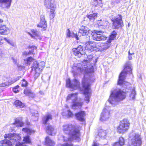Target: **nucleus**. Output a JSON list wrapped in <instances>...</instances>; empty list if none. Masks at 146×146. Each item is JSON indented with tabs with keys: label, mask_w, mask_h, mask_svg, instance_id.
Instances as JSON below:
<instances>
[{
	"label": "nucleus",
	"mask_w": 146,
	"mask_h": 146,
	"mask_svg": "<svg viewBox=\"0 0 146 146\" xmlns=\"http://www.w3.org/2000/svg\"><path fill=\"white\" fill-rule=\"evenodd\" d=\"M125 92L119 89H115L111 90L108 100L109 103L113 106L118 104V102L125 99Z\"/></svg>",
	"instance_id": "1"
},
{
	"label": "nucleus",
	"mask_w": 146,
	"mask_h": 146,
	"mask_svg": "<svg viewBox=\"0 0 146 146\" xmlns=\"http://www.w3.org/2000/svg\"><path fill=\"white\" fill-rule=\"evenodd\" d=\"M92 55L88 56V60H84L82 64L78 63L76 66H75L73 69L77 70L76 72L82 73H87L88 72H93V66L90 65L88 61H90L93 58Z\"/></svg>",
	"instance_id": "2"
},
{
	"label": "nucleus",
	"mask_w": 146,
	"mask_h": 146,
	"mask_svg": "<svg viewBox=\"0 0 146 146\" xmlns=\"http://www.w3.org/2000/svg\"><path fill=\"white\" fill-rule=\"evenodd\" d=\"M132 66L131 62H127L125 64L124 68L120 74L118 81L117 84L119 85H128L129 83L124 81L127 74L132 73Z\"/></svg>",
	"instance_id": "3"
},
{
	"label": "nucleus",
	"mask_w": 146,
	"mask_h": 146,
	"mask_svg": "<svg viewBox=\"0 0 146 146\" xmlns=\"http://www.w3.org/2000/svg\"><path fill=\"white\" fill-rule=\"evenodd\" d=\"M90 80L86 78L85 75L82 81V90H80L85 95V100L87 103L89 102L91 96V90L90 88Z\"/></svg>",
	"instance_id": "4"
},
{
	"label": "nucleus",
	"mask_w": 146,
	"mask_h": 146,
	"mask_svg": "<svg viewBox=\"0 0 146 146\" xmlns=\"http://www.w3.org/2000/svg\"><path fill=\"white\" fill-rule=\"evenodd\" d=\"M77 93L69 94L67 96L66 100L67 102L70 100L72 101L71 105L74 109H77V108H80L82 105L81 101L77 98Z\"/></svg>",
	"instance_id": "5"
},
{
	"label": "nucleus",
	"mask_w": 146,
	"mask_h": 146,
	"mask_svg": "<svg viewBox=\"0 0 146 146\" xmlns=\"http://www.w3.org/2000/svg\"><path fill=\"white\" fill-rule=\"evenodd\" d=\"M44 5L49 11V17L53 19L55 16V12L56 7V3L54 0H45Z\"/></svg>",
	"instance_id": "6"
},
{
	"label": "nucleus",
	"mask_w": 146,
	"mask_h": 146,
	"mask_svg": "<svg viewBox=\"0 0 146 146\" xmlns=\"http://www.w3.org/2000/svg\"><path fill=\"white\" fill-rule=\"evenodd\" d=\"M44 66V62H41L39 63L36 61L34 62L32 70L35 71V78L36 79L39 76Z\"/></svg>",
	"instance_id": "7"
},
{
	"label": "nucleus",
	"mask_w": 146,
	"mask_h": 146,
	"mask_svg": "<svg viewBox=\"0 0 146 146\" xmlns=\"http://www.w3.org/2000/svg\"><path fill=\"white\" fill-rule=\"evenodd\" d=\"M130 123L129 120L124 119L121 121L119 125L117 128V131L120 133H123L125 132L129 128Z\"/></svg>",
	"instance_id": "8"
},
{
	"label": "nucleus",
	"mask_w": 146,
	"mask_h": 146,
	"mask_svg": "<svg viewBox=\"0 0 146 146\" xmlns=\"http://www.w3.org/2000/svg\"><path fill=\"white\" fill-rule=\"evenodd\" d=\"M129 140L133 146H140L141 143V137L138 134L132 133L130 134Z\"/></svg>",
	"instance_id": "9"
},
{
	"label": "nucleus",
	"mask_w": 146,
	"mask_h": 146,
	"mask_svg": "<svg viewBox=\"0 0 146 146\" xmlns=\"http://www.w3.org/2000/svg\"><path fill=\"white\" fill-rule=\"evenodd\" d=\"M80 82L76 79H74L71 82L69 78L66 80V86L73 90L79 88Z\"/></svg>",
	"instance_id": "10"
},
{
	"label": "nucleus",
	"mask_w": 146,
	"mask_h": 146,
	"mask_svg": "<svg viewBox=\"0 0 146 146\" xmlns=\"http://www.w3.org/2000/svg\"><path fill=\"white\" fill-rule=\"evenodd\" d=\"M110 108L109 106H106L104 109L103 111L101 113L100 120L102 121L108 120L110 116Z\"/></svg>",
	"instance_id": "11"
},
{
	"label": "nucleus",
	"mask_w": 146,
	"mask_h": 146,
	"mask_svg": "<svg viewBox=\"0 0 146 146\" xmlns=\"http://www.w3.org/2000/svg\"><path fill=\"white\" fill-rule=\"evenodd\" d=\"M93 40L97 41L104 40L106 39L107 37L103 35L101 31H95L92 35Z\"/></svg>",
	"instance_id": "12"
},
{
	"label": "nucleus",
	"mask_w": 146,
	"mask_h": 146,
	"mask_svg": "<svg viewBox=\"0 0 146 146\" xmlns=\"http://www.w3.org/2000/svg\"><path fill=\"white\" fill-rule=\"evenodd\" d=\"M122 17L121 15H118L113 20V27L115 29L122 27L123 25Z\"/></svg>",
	"instance_id": "13"
},
{
	"label": "nucleus",
	"mask_w": 146,
	"mask_h": 146,
	"mask_svg": "<svg viewBox=\"0 0 146 146\" xmlns=\"http://www.w3.org/2000/svg\"><path fill=\"white\" fill-rule=\"evenodd\" d=\"M97 43L94 42H90L86 43L85 48L88 52H91L97 50Z\"/></svg>",
	"instance_id": "14"
},
{
	"label": "nucleus",
	"mask_w": 146,
	"mask_h": 146,
	"mask_svg": "<svg viewBox=\"0 0 146 146\" xmlns=\"http://www.w3.org/2000/svg\"><path fill=\"white\" fill-rule=\"evenodd\" d=\"M97 50L103 51L108 49L110 46V41H107L105 43H97Z\"/></svg>",
	"instance_id": "15"
},
{
	"label": "nucleus",
	"mask_w": 146,
	"mask_h": 146,
	"mask_svg": "<svg viewBox=\"0 0 146 146\" xmlns=\"http://www.w3.org/2000/svg\"><path fill=\"white\" fill-rule=\"evenodd\" d=\"M72 50L73 54L78 57H81L82 55L84 54L85 53L84 51L83 50V47L81 46H79L77 48H73Z\"/></svg>",
	"instance_id": "16"
},
{
	"label": "nucleus",
	"mask_w": 146,
	"mask_h": 146,
	"mask_svg": "<svg viewBox=\"0 0 146 146\" xmlns=\"http://www.w3.org/2000/svg\"><path fill=\"white\" fill-rule=\"evenodd\" d=\"M40 22L37 25V26L41 28L42 31H44L47 28V24L45 21L44 16L43 15H41L40 17Z\"/></svg>",
	"instance_id": "17"
},
{
	"label": "nucleus",
	"mask_w": 146,
	"mask_h": 146,
	"mask_svg": "<svg viewBox=\"0 0 146 146\" xmlns=\"http://www.w3.org/2000/svg\"><path fill=\"white\" fill-rule=\"evenodd\" d=\"M5 138H8L11 140L16 141L19 140L21 139V137L19 134L9 133L5 135L4 136Z\"/></svg>",
	"instance_id": "18"
},
{
	"label": "nucleus",
	"mask_w": 146,
	"mask_h": 146,
	"mask_svg": "<svg viewBox=\"0 0 146 146\" xmlns=\"http://www.w3.org/2000/svg\"><path fill=\"white\" fill-rule=\"evenodd\" d=\"M92 31L88 28L85 26H82L80 29L78 33L79 36L84 35H88L89 33H91Z\"/></svg>",
	"instance_id": "19"
},
{
	"label": "nucleus",
	"mask_w": 146,
	"mask_h": 146,
	"mask_svg": "<svg viewBox=\"0 0 146 146\" xmlns=\"http://www.w3.org/2000/svg\"><path fill=\"white\" fill-rule=\"evenodd\" d=\"M97 23L99 26H102V28L105 29L109 25L110 23L108 21L101 19L97 21Z\"/></svg>",
	"instance_id": "20"
},
{
	"label": "nucleus",
	"mask_w": 146,
	"mask_h": 146,
	"mask_svg": "<svg viewBox=\"0 0 146 146\" xmlns=\"http://www.w3.org/2000/svg\"><path fill=\"white\" fill-rule=\"evenodd\" d=\"M10 33V29L5 25H2L0 26V34L3 35H7Z\"/></svg>",
	"instance_id": "21"
},
{
	"label": "nucleus",
	"mask_w": 146,
	"mask_h": 146,
	"mask_svg": "<svg viewBox=\"0 0 146 146\" xmlns=\"http://www.w3.org/2000/svg\"><path fill=\"white\" fill-rule=\"evenodd\" d=\"M46 131L47 133L51 135H54L56 133V130L53 126L50 125L46 126Z\"/></svg>",
	"instance_id": "22"
},
{
	"label": "nucleus",
	"mask_w": 146,
	"mask_h": 146,
	"mask_svg": "<svg viewBox=\"0 0 146 146\" xmlns=\"http://www.w3.org/2000/svg\"><path fill=\"white\" fill-rule=\"evenodd\" d=\"M77 119L81 121H84L85 120V115L84 111H81L76 114Z\"/></svg>",
	"instance_id": "23"
},
{
	"label": "nucleus",
	"mask_w": 146,
	"mask_h": 146,
	"mask_svg": "<svg viewBox=\"0 0 146 146\" xmlns=\"http://www.w3.org/2000/svg\"><path fill=\"white\" fill-rule=\"evenodd\" d=\"M11 1V0H0V4L2 5L3 8H8L10 6Z\"/></svg>",
	"instance_id": "24"
},
{
	"label": "nucleus",
	"mask_w": 146,
	"mask_h": 146,
	"mask_svg": "<svg viewBox=\"0 0 146 146\" xmlns=\"http://www.w3.org/2000/svg\"><path fill=\"white\" fill-rule=\"evenodd\" d=\"M55 143L50 139L48 137H47L45 139V145L46 146H54Z\"/></svg>",
	"instance_id": "25"
},
{
	"label": "nucleus",
	"mask_w": 146,
	"mask_h": 146,
	"mask_svg": "<svg viewBox=\"0 0 146 146\" xmlns=\"http://www.w3.org/2000/svg\"><path fill=\"white\" fill-rule=\"evenodd\" d=\"M65 107L66 110L65 111H63L62 113V115L63 116H65L66 117H71L72 116L73 114L70 111L68 110V107L67 105H65Z\"/></svg>",
	"instance_id": "26"
},
{
	"label": "nucleus",
	"mask_w": 146,
	"mask_h": 146,
	"mask_svg": "<svg viewBox=\"0 0 146 146\" xmlns=\"http://www.w3.org/2000/svg\"><path fill=\"white\" fill-rule=\"evenodd\" d=\"M108 130H104L101 129L100 130L99 132L98 135L100 137L103 138H105L106 137V135L108 133L110 132V130L109 131Z\"/></svg>",
	"instance_id": "27"
},
{
	"label": "nucleus",
	"mask_w": 146,
	"mask_h": 146,
	"mask_svg": "<svg viewBox=\"0 0 146 146\" xmlns=\"http://www.w3.org/2000/svg\"><path fill=\"white\" fill-rule=\"evenodd\" d=\"M52 119V116L49 113L46 114L43 118V124L46 126L48 122Z\"/></svg>",
	"instance_id": "28"
},
{
	"label": "nucleus",
	"mask_w": 146,
	"mask_h": 146,
	"mask_svg": "<svg viewBox=\"0 0 146 146\" xmlns=\"http://www.w3.org/2000/svg\"><path fill=\"white\" fill-rule=\"evenodd\" d=\"M14 105L17 109L23 108L25 106L24 104L18 100H16L14 103Z\"/></svg>",
	"instance_id": "29"
},
{
	"label": "nucleus",
	"mask_w": 146,
	"mask_h": 146,
	"mask_svg": "<svg viewBox=\"0 0 146 146\" xmlns=\"http://www.w3.org/2000/svg\"><path fill=\"white\" fill-rule=\"evenodd\" d=\"M19 79V78L17 79L16 80L9 81L8 82L0 84V87H5L11 85L12 84L14 83Z\"/></svg>",
	"instance_id": "30"
},
{
	"label": "nucleus",
	"mask_w": 146,
	"mask_h": 146,
	"mask_svg": "<svg viewBox=\"0 0 146 146\" xmlns=\"http://www.w3.org/2000/svg\"><path fill=\"white\" fill-rule=\"evenodd\" d=\"M124 144V140L122 137L119 138V142L114 143L112 146H123Z\"/></svg>",
	"instance_id": "31"
},
{
	"label": "nucleus",
	"mask_w": 146,
	"mask_h": 146,
	"mask_svg": "<svg viewBox=\"0 0 146 146\" xmlns=\"http://www.w3.org/2000/svg\"><path fill=\"white\" fill-rule=\"evenodd\" d=\"M24 93L26 95L30 97L33 98L35 96V94L32 92L31 90L29 89L25 90Z\"/></svg>",
	"instance_id": "32"
},
{
	"label": "nucleus",
	"mask_w": 146,
	"mask_h": 146,
	"mask_svg": "<svg viewBox=\"0 0 146 146\" xmlns=\"http://www.w3.org/2000/svg\"><path fill=\"white\" fill-rule=\"evenodd\" d=\"M1 143L3 145L0 146H12V143L7 139H5L0 141Z\"/></svg>",
	"instance_id": "33"
},
{
	"label": "nucleus",
	"mask_w": 146,
	"mask_h": 146,
	"mask_svg": "<svg viewBox=\"0 0 146 146\" xmlns=\"http://www.w3.org/2000/svg\"><path fill=\"white\" fill-rule=\"evenodd\" d=\"M97 13H94L93 14H91L89 15L86 16L85 19L88 18L89 19L90 21H94L97 17Z\"/></svg>",
	"instance_id": "34"
},
{
	"label": "nucleus",
	"mask_w": 146,
	"mask_h": 146,
	"mask_svg": "<svg viewBox=\"0 0 146 146\" xmlns=\"http://www.w3.org/2000/svg\"><path fill=\"white\" fill-rule=\"evenodd\" d=\"M92 4L95 6L99 5L101 7L103 5L102 3V0H93Z\"/></svg>",
	"instance_id": "35"
},
{
	"label": "nucleus",
	"mask_w": 146,
	"mask_h": 146,
	"mask_svg": "<svg viewBox=\"0 0 146 146\" xmlns=\"http://www.w3.org/2000/svg\"><path fill=\"white\" fill-rule=\"evenodd\" d=\"M23 141L24 143L31 144V140L29 136H27L23 137Z\"/></svg>",
	"instance_id": "36"
},
{
	"label": "nucleus",
	"mask_w": 146,
	"mask_h": 146,
	"mask_svg": "<svg viewBox=\"0 0 146 146\" xmlns=\"http://www.w3.org/2000/svg\"><path fill=\"white\" fill-rule=\"evenodd\" d=\"M34 59L31 57H29L26 59L24 60V63L27 65H30L34 60Z\"/></svg>",
	"instance_id": "37"
},
{
	"label": "nucleus",
	"mask_w": 146,
	"mask_h": 146,
	"mask_svg": "<svg viewBox=\"0 0 146 146\" xmlns=\"http://www.w3.org/2000/svg\"><path fill=\"white\" fill-rule=\"evenodd\" d=\"M22 131L26 133L27 134L31 135V134L35 133V131L31 129L27 128H23Z\"/></svg>",
	"instance_id": "38"
},
{
	"label": "nucleus",
	"mask_w": 146,
	"mask_h": 146,
	"mask_svg": "<svg viewBox=\"0 0 146 146\" xmlns=\"http://www.w3.org/2000/svg\"><path fill=\"white\" fill-rule=\"evenodd\" d=\"M13 124L16 126H19L21 127L23 125V123L21 121H20L18 119H16L15 122L13 123Z\"/></svg>",
	"instance_id": "39"
},
{
	"label": "nucleus",
	"mask_w": 146,
	"mask_h": 146,
	"mask_svg": "<svg viewBox=\"0 0 146 146\" xmlns=\"http://www.w3.org/2000/svg\"><path fill=\"white\" fill-rule=\"evenodd\" d=\"M116 32L115 31H113L110 35L109 40H108L107 41H110L111 43L112 40H113L116 37Z\"/></svg>",
	"instance_id": "40"
},
{
	"label": "nucleus",
	"mask_w": 146,
	"mask_h": 146,
	"mask_svg": "<svg viewBox=\"0 0 146 146\" xmlns=\"http://www.w3.org/2000/svg\"><path fill=\"white\" fill-rule=\"evenodd\" d=\"M4 40L7 41L10 45L15 46V44L12 41H10L9 39H7V38L6 37H2V41Z\"/></svg>",
	"instance_id": "41"
},
{
	"label": "nucleus",
	"mask_w": 146,
	"mask_h": 146,
	"mask_svg": "<svg viewBox=\"0 0 146 146\" xmlns=\"http://www.w3.org/2000/svg\"><path fill=\"white\" fill-rule=\"evenodd\" d=\"M135 95V91L134 89H133L132 90L131 94L130 95V99L132 100H134Z\"/></svg>",
	"instance_id": "42"
},
{
	"label": "nucleus",
	"mask_w": 146,
	"mask_h": 146,
	"mask_svg": "<svg viewBox=\"0 0 146 146\" xmlns=\"http://www.w3.org/2000/svg\"><path fill=\"white\" fill-rule=\"evenodd\" d=\"M31 32L32 34H31L29 33H28V34L30 35L33 38H34L35 36H37L38 34L37 31L34 30H32Z\"/></svg>",
	"instance_id": "43"
},
{
	"label": "nucleus",
	"mask_w": 146,
	"mask_h": 146,
	"mask_svg": "<svg viewBox=\"0 0 146 146\" xmlns=\"http://www.w3.org/2000/svg\"><path fill=\"white\" fill-rule=\"evenodd\" d=\"M31 54H33V53L32 51H30L29 52L26 51L24 52L23 53L22 55L23 56H25Z\"/></svg>",
	"instance_id": "44"
},
{
	"label": "nucleus",
	"mask_w": 146,
	"mask_h": 146,
	"mask_svg": "<svg viewBox=\"0 0 146 146\" xmlns=\"http://www.w3.org/2000/svg\"><path fill=\"white\" fill-rule=\"evenodd\" d=\"M27 82L25 80L23 79L21 85L23 87H26L27 85Z\"/></svg>",
	"instance_id": "45"
},
{
	"label": "nucleus",
	"mask_w": 146,
	"mask_h": 146,
	"mask_svg": "<svg viewBox=\"0 0 146 146\" xmlns=\"http://www.w3.org/2000/svg\"><path fill=\"white\" fill-rule=\"evenodd\" d=\"M17 67L18 70L19 71H20L23 69L25 68L24 66H22L19 64L17 65Z\"/></svg>",
	"instance_id": "46"
},
{
	"label": "nucleus",
	"mask_w": 146,
	"mask_h": 146,
	"mask_svg": "<svg viewBox=\"0 0 146 146\" xmlns=\"http://www.w3.org/2000/svg\"><path fill=\"white\" fill-rule=\"evenodd\" d=\"M67 33L66 34L67 36L69 38L70 37L71 33L69 29H68L67 30Z\"/></svg>",
	"instance_id": "47"
},
{
	"label": "nucleus",
	"mask_w": 146,
	"mask_h": 146,
	"mask_svg": "<svg viewBox=\"0 0 146 146\" xmlns=\"http://www.w3.org/2000/svg\"><path fill=\"white\" fill-rule=\"evenodd\" d=\"M15 146H25V145L23 143L19 142H17Z\"/></svg>",
	"instance_id": "48"
},
{
	"label": "nucleus",
	"mask_w": 146,
	"mask_h": 146,
	"mask_svg": "<svg viewBox=\"0 0 146 146\" xmlns=\"http://www.w3.org/2000/svg\"><path fill=\"white\" fill-rule=\"evenodd\" d=\"M4 56V54L3 51L2 50H0V58L3 57Z\"/></svg>",
	"instance_id": "49"
},
{
	"label": "nucleus",
	"mask_w": 146,
	"mask_h": 146,
	"mask_svg": "<svg viewBox=\"0 0 146 146\" xmlns=\"http://www.w3.org/2000/svg\"><path fill=\"white\" fill-rule=\"evenodd\" d=\"M129 56L128 57V59L129 60H131L132 59V57L131 56V55H130V50H129L128 52Z\"/></svg>",
	"instance_id": "50"
},
{
	"label": "nucleus",
	"mask_w": 146,
	"mask_h": 146,
	"mask_svg": "<svg viewBox=\"0 0 146 146\" xmlns=\"http://www.w3.org/2000/svg\"><path fill=\"white\" fill-rule=\"evenodd\" d=\"M13 91L15 93H17L19 92V91L18 89H16V88H13Z\"/></svg>",
	"instance_id": "51"
},
{
	"label": "nucleus",
	"mask_w": 146,
	"mask_h": 146,
	"mask_svg": "<svg viewBox=\"0 0 146 146\" xmlns=\"http://www.w3.org/2000/svg\"><path fill=\"white\" fill-rule=\"evenodd\" d=\"M3 43L2 41V36H0V44H2Z\"/></svg>",
	"instance_id": "52"
},
{
	"label": "nucleus",
	"mask_w": 146,
	"mask_h": 146,
	"mask_svg": "<svg viewBox=\"0 0 146 146\" xmlns=\"http://www.w3.org/2000/svg\"><path fill=\"white\" fill-rule=\"evenodd\" d=\"M12 60H13L14 63H17V60L16 59H14L13 58H12Z\"/></svg>",
	"instance_id": "53"
},
{
	"label": "nucleus",
	"mask_w": 146,
	"mask_h": 146,
	"mask_svg": "<svg viewBox=\"0 0 146 146\" xmlns=\"http://www.w3.org/2000/svg\"><path fill=\"white\" fill-rule=\"evenodd\" d=\"M76 34H74L73 33H71V34L70 36V37L74 38Z\"/></svg>",
	"instance_id": "54"
},
{
	"label": "nucleus",
	"mask_w": 146,
	"mask_h": 146,
	"mask_svg": "<svg viewBox=\"0 0 146 146\" xmlns=\"http://www.w3.org/2000/svg\"><path fill=\"white\" fill-rule=\"evenodd\" d=\"M74 37L77 40H78L79 39L78 37V36L76 34L75 35Z\"/></svg>",
	"instance_id": "55"
},
{
	"label": "nucleus",
	"mask_w": 146,
	"mask_h": 146,
	"mask_svg": "<svg viewBox=\"0 0 146 146\" xmlns=\"http://www.w3.org/2000/svg\"><path fill=\"white\" fill-rule=\"evenodd\" d=\"M93 146H98L97 143H96L94 142V143Z\"/></svg>",
	"instance_id": "56"
},
{
	"label": "nucleus",
	"mask_w": 146,
	"mask_h": 146,
	"mask_svg": "<svg viewBox=\"0 0 146 146\" xmlns=\"http://www.w3.org/2000/svg\"><path fill=\"white\" fill-rule=\"evenodd\" d=\"M33 115L34 116H35L36 117L38 116V114L37 113V112L36 113V114H35V113H34V114H33Z\"/></svg>",
	"instance_id": "57"
},
{
	"label": "nucleus",
	"mask_w": 146,
	"mask_h": 146,
	"mask_svg": "<svg viewBox=\"0 0 146 146\" xmlns=\"http://www.w3.org/2000/svg\"><path fill=\"white\" fill-rule=\"evenodd\" d=\"M19 88V86L18 85H17V86H16L14 88H16V89H18Z\"/></svg>",
	"instance_id": "58"
},
{
	"label": "nucleus",
	"mask_w": 146,
	"mask_h": 146,
	"mask_svg": "<svg viewBox=\"0 0 146 146\" xmlns=\"http://www.w3.org/2000/svg\"><path fill=\"white\" fill-rule=\"evenodd\" d=\"M32 49L33 48V50L35 49V50H36V46H34L32 47Z\"/></svg>",
	"instance_id": "59"
},
{
	"label": "nucleus",
	"mask_w": 146,
	"mask_h": 146,
	"mask_svg": "<svg viewBox=\"0 0 146 146\" xmlns=\"http://www.w3.org/2000/svg\"><path fill=\"white\" fill-rule=\"evenodd\" d=\"M3 21L2 19H0V23H2L3 22Z\"/></svg>",
	"instance_id": "60"
},
{
	"label": "nucleus",
	"mask_w": 146,
	"mask_h": 146,
	"mask_svg": "<svg viewBox=\"0 0 146 146\" xmlns=\"http://www.w3.org/2000/svg\"><path fill=\"white\" fill-rule=\"evenodd\" d=\"M133 54H134L133 52H131H131H130V55H133Z\"/></svg>",
	"instance_id": "61"
},
{
	"label": "nucleus",
	"mask_w": 146,
	"mask_h": 146,
	"mask_svg": "<svg viewBox=\"0 0 146 146\" xmlns=\"http://www.w3.org/2000/svg\"><path fill=\"white\" fill-rule=\"evenodd\" d=\"M27 125H30V123H29V122H28V121H27Z\"/></svg>",
	"instance_id": "62"
},
{
	"label": "nucleus",
	"mask_w": 146,
	"mask_h": 146,
	"mask_svg": "<svg viewBox=\"0 0 146 146\" xmlns=\"http://www.w3.org/2000/svg\"><path fill=\"white\" fill-rule=\"evenodd\" d=\"M39 93L41 94H43V92L42 91H40Z\"/></svg>",
	"instance_id": "63"
},
{
	"label": "nucleus",
	"mask_w": 146,
	"mask_h": 146,
	"mask_svg": "<svg viewBox=\"0 0 146 146\" xmlns=\"http://www.w3.org/2000/svg\"><path fill=\"white\" fill-rule=\"evenodd\" d=\"M130 24L129 23H128V25H127V26H128L129 27L130 26Z\"/></svg>",
	"instance_id": "64"
}]
</instances>
